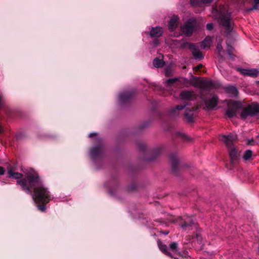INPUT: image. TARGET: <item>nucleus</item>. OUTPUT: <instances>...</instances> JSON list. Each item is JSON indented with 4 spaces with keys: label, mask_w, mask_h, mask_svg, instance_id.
I'll use <instances>...</instances> for the list:
<instances>
[{
    "label": "nucleus",
    "mask_w": 259,
    "mask_h": 259,
    "mask_svg": "<svg viewBox=\"0 0 259 259\" xmlns=\"http://www.w3.org/2000/svg\"><path fill=\"white\" fill-rule=\"evenodd\" d=\"M17 183L28 194H31L36 187L43 184L38 174L33 170L28 171L24 178L17 180Z\"/></svg>",
    "instance_id": "1"
},
{
    "label": "nucleus",
    "mask_w": 259,
    "mask_h": 259,
    "mask_svg": "<svg viewBox=\"0 0 259 259\" xmlns=\"http://www.w3.org/2000/svg\"><path fill=\"white\" fill-rule=\"evenodd\" d=\"M32 192L33 198L38 209L41 211H45L47 204L53 199V196L44 184L36 187Z\"/></svg>",
    "instance_id": "2"
},
{
    "label": "nucleus",
    "mask_w": 259,
    "mask_h": 259,
    "mask_svg": "<svg viewBox=\"0 0 259 259\" xmlns=\"http://www.w3.org/2000/svg\"><path fill=\"white\" fill-rule=\"evenodd\" d=\"M198 108V107L196 106L190 107L189 104L185 102L184 103L171 108L168 111V114L170 117L175 118L179 115L180 111L185 109L183 114V119L185 122L191 123L194 122L195 112L197 111Z\"/></svg>",
    "instance_id": "3"
},
{
    "label": "nucleus",
    "mask_w": 259,
    "mask_h": 259,
    "mask_svg": "<svg viewBox=\"0 0 259 259\" xmlns=\"http://www.w3.org/2000/svg\"><path fill=\"white\" fill-rule=\"evenodd\" d=\"M140 152L142 154V159L144 161H151L156 160L162 153V149L158 147L153 149H148L146 144L141 141L136 142Z\"/></svg>",
    "instance_id": "4"
},
{
    "label": "nucleus",
    "mask_w": 259,
    "mask_h": 259,
    "mask_svg": "<svg viewBox=\"0 0 259 259\" xmlns=\"http://www.w3.org/2000/svg\"><path fill=\"white\" fill-rule=\"evenodd\" d=\"M214 11L217 13V18L220 25L225 29V35L226 36L229 35L233 30L230 20V15L223 6L220 7V10L214 9Z\"/></svg>",
    "instance_id": "5"
},
{
    "label": "nucleus",
    "mask_w": 259,
    "mask_h": 259,
    "mask_svg": "<svg viewBox=\"0 0 259 259\" xmlns=\"http://www.w3.org/2000/svg\"><path fill=\"white\" fill-rule=\"evenodd\" d=\"M174 41L176 42L175 43V45H179L180 48L182 49L188 48L191 51L192 54L195 59L199 61L203 59L204 55H203L202 53L200 51L198 47L195 44L189 42L183 41L182 40H175Z\"/></svg>",
    "instance_id": "6"
},
{
    "label": "nucleus",
    "mask_w": 259,
    "mask_h": 259,
    "mask_svg": "<svg viewBox=\"0 0 259 259\" xmlns=\"http://www.w3.org/2000/svg\"><path fill=\"white\" fill-rule=\"evenodd\" d=\"M240 115L242 119H245L248 116L253 117L259 115V104L257 103H253L243 108Z\"/></svg>",
    "instance_id": "7"
},
{
    "label": "nucleus",
    "mask_w": 259,
    "mask_h": 259,
    "mask_svg": "<svg viewBox=\"0 0 259 259\" xmlns=\"http://www.w3.org/2000/svg\"><path fill=\"white\" fill-rule=\"evenodd\" d=\"M242 108L240 102L237 101H231L227 105L226 109V115L229 118L236 117L240 109Z\"/></svg>",
    "instance_id": "8"
},
{
    "label": "nucleus",
    "mask_w": 259,
    "mask_h": 259,
    "mask_svg": "<svg viewBox=\"0 0 259 259\" xmlns=\"http://www.w3.org/2000/svg\"><path fill=\"white\" fill-rule=\"evenodd\" d=\"M108 186L110 187L109 191L110 194L118 198H120L125 193V191L120 188L118 184V181L116 177H113L111 180V184Z\"/></svg>",
    "instance_id": "9"
},
{
    "label": "nucleus",
    "mask_w": 259,
    "mask_h": 259,
    "mask_svg": "<svg viewBox=\"0 0 259 259\" xmlns=\"http://www.w3.org/2000/svg\"><path fill=\"white\" fill-rule=\"evenodd\" d=\"M169 159L171 162V170L175 175H177L178 172L182 170L187 165L183 163L178 158L176 153H171L169 155Z\"/></svg>",
    "instance_id": "10"
},
{
    "label": "nucleus",
    "mask_w": 259,
    "mask_h": 259,
    "mask_svg": "<svg viewBox=\"0 0 259 259\" xmlns=\"http://www.w3.org/2000/svg\"><path fill=\"white\" fill-rule=\"evenodd\" d=\"M103 155L104 145L102 143L92 147L90 150V156L94 161L101 159Z\"/></svg>",
    "instance_id": "11"
},
{
    "label": "nucleus",
    "mask_w": 259,
    "mask_h": 259,
    "mask_svg": "<svg viewBox=\"0 0 259 259\" xmlns=\"http://www.w3.org/2000/svg\"><path fill=\"white\" fill-rule=\"evenodd\" d=\"M135 94L134 90L124 91L119 94L118 99L120 103L122 105H125L130 103Z\"/></svg>",
    "instance_id": "12"
},
{
    "label": "nucleus",
    "mask_w": 259,
    "mask_h": 259,
    "mask_svg": "<svg viewBox=\"0 0 259 259\" xmlns=\"http://www.w3.org/2000/svg\"><path fill=\"white\" fill-rule=\"evenodd\" d=\"M197 224L191 217H187L185 219H182L180 223V226L184 231H190L193 228L196 227Z\"/></svg>",
    "instance_id": "13"
},
{
    "label": "nucleus",
    "mask_w": 259,
    "mask_h": 259,
    "mask_svg": "<svg viewBox=\"0 0 259 259\" xmlns=\"http://www.w3.org/2000/svg\"><path fill=\"white\" fill-rule=\"evenodd\" d=\"M203 101L205 105V107L204 109L212 110L218 105L219 98L216 95H213L211 98L209 99L203 98Z\"/></svg>",
    "instance_id": "14"
},
{
    "label": "nucleus",
    "mask_w": 259,
    "mask_h": 259,
    "mask_svg": "<svg viewBox=\"0 0 259 259\" xmlns=\"http://www.w3.org/2000/svg\"><path fill=\"white\" fill-rule=\"evenodd\" d=\"M236 135L232 134H231L228 136L222 135L220 138V140L226 144L228 148L234 146L233 145V143L236 140Z\"/></svg>",
    "instance_id": "15"
},
{
    "label": "nucleus",
    "mask_w": 259,
    "mask_h": 259,
    "mask_svg": "<svg viewBox=\"0 0 259 259\" xmlns=\"http://www.w3.org/2000/svg\"><path fill=\"white\" fill-rule=\"evenodd\" d=\"M228 150L231 158V164L234 165L238 161L239 152L234 146L228 148Z\"/></svg>",
    "instance_id": "16"
},
{
    "label": "nucleus",
    "mask_w": 259,
    "mask_h": 259,
    "mask_svg": "<svg viewBox=\"0 0 259 259\" xmlns=\"http://www.w3.org/2000/svg\"><path fill=\"white\" fill-rule=\"evenodd\" d=\"M7 176L8 178H14L18 180L23 179V174L18 172L15 171V168L11 165H9L7 167Z\"/></svg>",
    "instance_id": "17"
},
{
    "label": "nucleus",
    "mask_w": 259,
    "mask_h": 259,
    "mask_svg": "<svg viewBox=\"0 0 259 259\" xmlns=\"http://www.w3.org/2000/svg\"><path fill=\"white\" fill-rule=\"evenodd\" d=\"M180 97L181 99L185 100L183 103H184L186 102L188 104V102L187 101L192 100L195 98V95L192 91L184 90L181 91L180 93Z\"/></svg>",
    "instance_id": "18"
},
{
    "label": "nucleus",
    "mask_w": 259,
    "mask_h": 259,
    "mask_svg": "<svg viewBox=\"0 0 259 259\" xmlns=\"http://www.w3.org/2000/svg\"><path fill=\"white\" fill-rule=\"evenodd\" d=\"M194 30V26L190 22L186 23L182 28L183 33L188 36H190Z\"/></svg>",
    "instance_id": "19"
},
{
    "label": "nucleus",
    "mask_w": 259,
    "mask_h": 259,
    "mask_svg": "<svg viewBox=\"0 0 259 259\" xmlns=\"http://www.w3.org/2000/svg\"><path fill=\"white\" fill-rule=\"evenodd\" d=\"M201 85L205 90H210L211 89H216L219 88L220 84L218 82L211 80L203 81L201 82Z\"/></svg>",
    "instance_id": "20"
},
{
    "label": "nucleus",
    "mask_w": 259,
    "mask_h": 259,
    "mask_svg": "<svg viewBox=\"0 0 259 259\" xmlns=\"http://www.w3.org/2000/svg\"><path fill=\"white\" fill-rule=\"evenodd\" d=\"M157 245L160 250L163 253H164V254H165L166 255L168 256L170 258L173 257V255H172V254L168 251L167 246L165 244H163V243L160 239L157 240Z\"/></svg>",
    "instance_id": "21"
},
{
    "label": "nucleus",
    "mask_w": 259,
    "mask_h": 259,
    "mask_svg": "<svg viewBox=\"0 0 259 259\" xmlns=\"http://www.w3.org/2000/svg\"><path fill=\"white\" fill-rule=\"evenodd\" d=\"M162 33L163 31L161 27H152L150 32V36L153 38H157L161 36Z\"/></svg>",
    "instance_id": "22"
},
{
    "label": "nucleus",
    "mask_w": 259,
    "mask_h": 259,
    "mask_svg": "<svg viewBox=\"0 0 259 259\" xmlns=\"http://www.w3.org/2000/svg\"><path fill=\"white\" fill-rule=\"evenodd\" d=\"M225 91L232 97H237L238 94L237 88L234 86L227 87L225 88Z\"/></svg>",
    "instance_id": "23"
},
{
    "label": "nucleus",
    "mask_w": 259,
    "mask_h": 259,
    "mask_svg": "<svg viewBox=\"0 0 259 259\" xmlns=\"http://www.w3.org/2000/svg\"><path fill=\"white\" fill-rule=\"evenodd\" d=\"M149 124V121H145L142 122L136 127V131H135V134H138L140 133L144 129L147 127Z\"/></svg>",
    "instance_id": "24"
},
{
    "label": "nucleus",
    "mask_w": 259,
    "mask_h": 259,
    "mask_svg": "<svg viewBox=\"0 0 259 259\" xmlns=\"http://www.w3.org/2000/svg\"><path fill=\"white\" fill-rule=\"evenodd\" d=\"M212 39L209 36H207L205 39L200 43L201 48L205 49L207 47H210L211 44Z\"/></svg>",
    "instance_id": "25"
},
{
    "label": "nucleus",
    "mask_w": 259,
    "mask_h": 259,
    "mask_svg": "<svg viewBox=\"0 0 259 259\" xmlns=\"http://www.w3.org/2000/svg\"><path fill=\"white\" fill-rule=\"evenodd\" d=\"M153 66L157 68L163 67L165 65V62L163 60L155 58L153 61Z\"/></svg>",
    "instance_id": "26"
},
{
    "label": "nucleus",
    "mask_w": 259,
    "mask_h": 259,
    "mask_svg": "<svg viewBox=\"0 0 259 259\" xmlns=\"http://www.w3.org/2000/svg\"><path fill=\"white\" fill-rule=\"evenodd\" d=\"M178 19L176 16H174L170 19L168 23L169 29H174L177 27Z\"/></svg>",
    "instance_id": "27"
},
{
    "label": "nucleus",
    "mask_w": 259,
    "mask_h": 259,
    "mask_svg": "<svg viewBox=\"0 0 259 259\" xmlns=\"http://www.w3.org/2000/svg\"><path fill=\"white\" fill-rule=\"evenodd\" d=\"M176 137L182 139L184 141L190 142L192 141V139L187 136L186 135L181 133L180 132H177L176 134Z\"/></svg>",
    "instance_id": "28"
},
{
    "label": "nucleus",
    "mask_w": 259,
    "mask_h": 259,
    "mask_svg": "<svg viewBox=\"0 0 259 259\" xmlns=\"http://www.w3.org/2000/svg\"><path fill=\"white\" fill-rule=\"evenodd\" d=\"M169 248L171 251L174 252L178 254V252H180L178 249V244L176 242H173L169 244Z\"/></svg>",
    "instance_id": "29"
},
{
    "label": "nucleus",
    "mask_w": 259,
    "mask_h": 259,
    "mask_svg": "<svg viewBox=\"0 0 259 259\" xmlns=\"http://www.w3.org/2000/svg\"><path fill=\"white\" fill-rule=\"evenodd\" d=\"M217 50L218 57L220 59H223V56H222L221 54V52L223 50V47L222 46V41H219V42H218L217 45Z\"/></svg>",
    "instance_id": "30"
},
{
    "label": "nucleus",
    "mask_w": 259,
    "mask_h": 259,
    "mask_svg": "<svg viewBox=\"0 0 259 259\" xmlns=\"http://www.w3.org/2000/svg\"><path fill=\"white\" fill-rule=\"evenodd\" d=\"M259 71L257 69H248V76L252 77H256Z\"/></svg>",
    "instance_id": "31"
},
{
    "label": "nucleus",
    "mask_w": 259,
    "mask_h": 259,
    "mask_svg": "<svg viewBox=\"0 0 259 259\" xmlns=\"http://www.w3.org/2000/svg\"><path fill=\"white\" fill-rule=\"evenodd\" d=\"M252 7L248 9V12L257 10L259 7V0H252Z\"/></svg>",
    "instance_id": "32"
},
{
    "label": "nucleus",
    "mask_w": 259,
    "mask_h": 259,
    "mask_svg": "<svg viewBox=\"0 0 259 259\" xmlns=\"http://www.w3.org/2000/svg\"><path fill=\"white\" fill-rule=\"evenodd\" d=\"M252 152L250 150H246L243 155V158L245 160H248L251 157Z\"/></svg>",
    "instance_id": "33"
},
{
    "label": "nucleus",
    "mask_w": 259,
    "mask_h": 259,
    "mask_svg": "<svg viewBox=\"0 0 259 259\" xmlns=\"http://www.w3.org/2000/svg\"><path fill=\"white\" fill-rule=\"evenodd\" d=\"M234 48L230 45H227V52L230 58H233L234 57L233 55Z\"/></svg>",
    "instance_id": "34"
},
{
    "label": "nucleus",
    "mask_w": 259,
    "mask_h": 259,
    "mask_svg": "<svg viewBox=\"0 0 259 259\" xmlns=\"http://www.w3.org/2000/svg\"><path fill=\"white\" fill-rule=\"evenodd\" d=\"M164 74L166 77H169L172 75V69L171 67H167L164 70Z\"/></svg>",
    "instance_id": "35"
},
{
    "label": "nucleus",
    "mask_w": 259,
    "mask_h": 259,
    "mask_svg": "<svg viewBox=\"0 0 259 259\" xmlns=\"http://www.w3.org/2000/svg\"><path fill=\"white\" fill-rule=\"evenodd\" d=\"M178 80L177 78H169L166 80V83L168 86H171L176 82Z\"/></svg>",
    "instance_id": "36"
},
{
    "label": "nucleus",
    "mask_w": 259,
    "mask_h": 259,
    "mask_svg": "<svg viewBox=\"0 0 259 259\" xmlns=\"http://www.w3.org/2000/svg\"><path fill=\"white\" fill-rule=\"evenodd\" d=\"M193 238H195L196 240L199 244H201L203 238L202 236L199 234L198 233H196V234L193 236Z\"/></svg>",
    "instance_id": "37"
},
{
    "label": "nucleus",
    "mask_w": 259,
    "mask_h": 259,
    "mask_svg": "<svg viewBox=\"0 0 259 259\" xmlns=\"http://www.w3.org/2000/svg\"><path fill=\"white\" fill-rule=\"evenodd\" d=\"M239 71L244 76H248V69H239Z\"/></svg>",
    "instance_id": "38"
},
{
    "label": "nucleus",
    "mask_w": 259,
    "mask_h": 259,
    "mask_svg": "<svg viewBox=\"0 0 259 259\" xmlns=\"http://www.w3.org/2000/svg\"><path fill=\"white\" fill-rule=\"evenodd\" d=\"M137 189V185L135 183L132 184L130 186L128 187V191H134Z\"/></svg>",
    "instance_id": "39"
},
{
    "label": "nucleus",
    "mask_w": 259,
    "mask_h": 259,
    "mask_svg": "<svg viewBox=\"0 0 259 259\" xmlns=\"http://www.w3.org/2000/svg\"><path fill=\"white\" fill-rule=\"evenodd\" d=\"M178 255L184 258H187L188 256H189L187 251L184 252L183 253L179 252Z\"/></svg>",
    "instance_id": "40"
},
{
    "label": "nucleus",
    "mask_w": 259,
    "mask_h": 259,
    "mask_svg": "<svg viewBox=\"0 0 259 259\" xmlns=\"http://www.w3.org/2000/svg\"><path fill=\"white\" fill-rule=\"evenodd\" d=\"M198 78L196 77L192 76V78L190 80L191 84H196L197 83Z\"/></svg>",
    "instance_id": "41"
},
{
    "label": "nucleus",
    "mask_w": 259,
    "mask_h": 259,
    "mask_svg": "<svg viewBox=\"0 0 259 259\" xmlns=\"http://www.w3.org/2000/svg\"><path fill=\"white\" fill-rule=\"evenodd\" d=\"M213 28V24L212 23H208L206 25V29L209 31L212 30Z\"/></svg>",
    "instance_id": "42"
},
{
    "label": "nucleus",
    "mask_w": 259,
    "mask_h": 259,
    "mask_svg": "<svg viewBox=\"0 0 259 259\" xmlns=\"http://www.w3.org/2000/svg\"><path fill=\"white\" fill-rule=\"evenodd\" d=\"M6 171V169L5 167L0 166V176L4 175Z\"/></svg>",
    "instance_id": "43"
},
{
    "label": "nucleus",
    "mask_w": 259,
    "mask_h": 259,
    "mask_svg": "<svg viewBox=\"0 0 259 259\" xmlns=\"http://www.w3.org/2000/svg\"><path fill=\"white\" fill-rule=\"evenodd\" d=\"M255 143V142L253 139L248 140L247 141V144L248 145H254Z\"/></svg>",
    "instance_id": "44"
},
{
    "label": "nucleus",
    "mask_w": 259,
    "mask_h": 259,
    "mask_svg": "<svg viewBox=\"0 0 259 259\" xmlns=\"http://www.w3.org/2000/svg\"><path fill=\"white\" fill-rule=\"evenodd\" d=\"M203 67V65L202 64H199L198 65H197V66H196L195 67V71H199L201 68H202Z\"/></svg>",
    "instance_id": "45"
},
{
    "label": "nucleus",
    "mask_w": 259,
    "mask_h": 259,
    "mask_svg": "<svg viewBox=\"0 0 259 259\" xmlns=\"http://www.w3.org/2000/svg\"><path fill=\"white\" fill-rule=\"evenodd\" d=\"M4 104L2 100V98L1 95H0V109L4 108Z\"/></svg>",
    "instance_id": "46"
},
{
    "label": "nucleus",
    "mask_w": 259,
    "mask_h": 259,
    "mask_svg": "<svg viewBox=\"0 0 259 259\" xmlns=\"http://www.w3.org/2000/svg\"><path fill=\"white\" fill-rule=\"evenodd\" d=\"M212 1V0H201V2L204 4H210Z\"/></svg>",
    "instance_id": "47"
},
{
    "label": "nucleus",
    "mask_w": 259,
    "mask_h": 259,
    "mask_svg": "<svg viewBox=\"0 0 259 259\" xmlns=\"http://www.w3.org/2000/svg\"><path fill=\"white\" fill-rule=\"evenodd\" d=\"M191 4L193 5H197V0H190Z\"/></svg>",
    "instance_id": "48"
},
{
    "label": "nucleus",
    "mask_w": 259,
    "mask_h": 259,
    "mask_svg": "<svg viewBox=\"0 0 259 259\" xmlns=\"http://www.w3.org/2000/svg\"><path fill=\"white\" fill-rule=\"evenodd\" d=\"M96 135H97V133H91V134L89 135V137L90 138H92V137H93L94 136H96Z\"/></svg>",
    "instance_id": "49"
},
{
    "label": "nucleus",
    "mask_w": 259,
    "mask_h": 259,
    "mask_svg": "<svg viewBox=\"0 0 259 259\" xmlns=\"http://www.w3.org/2000/svg\"><path fill=\"white\" fill-rule=\"evenodd\" d=\"M154 44L157 46L159 44V40L158 39H155L154 40Z\"/></svg>",
    "instance_id": "50"
},
{
    "label": "nucleus",
    "mask_w": 259,
    "mask_h": 259,
    "mask_svg": "<svg viewBox=\"0 0 259 259\" xmlns=\"http://www.w3.org/2000/svg\"><path fill=\"white\" fill-rule=\"evenodd\" d=\"M165 235H167L168 234V231H164V232H162Z\"/></svg>",
    "instance_id": "51"
},
{
    "label": "nucleus",
    "mask_w": 259,
    "mask_h": 259,
    "mask_svg": "<svg viewBox=\"0 0 259 259\" xmlns=\"http://www.w3.org/2000/svg\"><path fill=\"white\" fill-rule=\"evenodd\" d=\"M3 132V128L2 127H0V134H2Z\"/></svg>",
    "instance_id": "52"
},
{
    "label": "nucleus",
    "mask_w": 259,
    "mask_h": 259,
    "mask_svg": "<svg viewBox=\"0 0 259 259\" xmlns=\"http://www.w3.org/2000/svg\"><path fill=\"white\" fill-rule=\"evenodd\" d=\"M256 139L257 140L259 141V134L257 135V136L256 137Z\"/></svg>",
    "instance_id": "53"
},
{
    "label": "nucleus",
    "mask_w": 259,
    "mask_h": 259,
    "mask_svg": "<svg viewBox=\"0 0 259 259\" xmlns=\"http://www.w3.org/2000/svg\"><path fill=\"white\" fill-rule=\"evenodd\" d=\"M172 258H174V259H179V258H177V257H174V256H173V257H172Z\"/></svg>",
    "instance_id": "54"
}]
</instances>
